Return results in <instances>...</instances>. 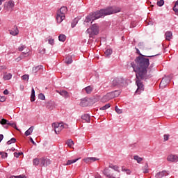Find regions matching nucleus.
Returning a JSON list of instances; mask_svg holds the SVG:
<instances>
[{
  "label": "nucleus",
  "mask_w": 178,
  "mask_h": 178,
  "mask_svg": "<svg viewBox=\"0 0 178 178\" xmlns=\"http://www.w3.org/2000/svg\"><path fill=\"white\" fill-rule=\"evenodd\" d=\"M154 56H139L135 59L136 63V84L138 87L136 94H141V91H144V84L141 80H147L148 79V67L149 66V59L147 58H154Z\"/></svg>",
  "instance_id": "1"
},
{
  "label": "nucleus",
  "mask_w": 178,
  "mask_h": 178,
  "mask_svg": "<svg viewBox=\"0 0 178 178\" xmlns=\"http://www.w3.org/2000/svg\"><path fill=\"white\" fill-rule=\"evenodd\" d=\"M120 11V8L118 7H110L106 9H102L99 11H96L95 13H91L86 17L83 24L86 27H88V23H90V22H94V20H97V19L108 16V15H113V13H118Z\"/></svg>",
  "instance_id": "2"
},
{
  "label": "nucleus",
  "mask_w": 178,
  "mask_h": 178,
  "mask_svg": "<svg viewBox=\"0 0 178 178\" xmlns=\"http://www.w3.org/2000/svg\"><path fill=\"white\" fill-rule=\"evenodd\" d=\"M86 33L89 34L90 38H94V36L97 35L99 33V26L97 24H93L91 28L87 29Z\"/></svg>",
  "instance_id": "3"
},
{
  "label": "nucleus",
  "mask_w": 178,
  "mask_h": 178,
  "mask_svg": "<svg viewBox=\"0 0 178 178\" xmlns=\"http://www.w3.org/2000/svg\"><path fill=\"white\" fill-rule=\"evenodd\" d=\"M13 8H15V1H13L10 0L4 3V10L6 12H12Z\"/></svg>",
  "instance_id": "4"
},
{
  "label": "nucleus",
  "mask_w": 178,
  "mask_h": 178,
  "mask_svg": "<svg viewBox=\"0 0 178 178\" xmlns=\"http://www.w3.org/2000/svg\"><path fill=\"white\" fill-rule=\"evenodd\" d=\"M52 127H54L56 134H59L63 130L62 123L54 122L52 124Z\"/></svg>",
  "instance_id": "5"
},
{
  "label": "nucleus",
  "mask_w": 178,
  "mask_h": 178,
  "mask_svg": "<svg viewBox=\"0 0 178 178\" xmlns=\"http://www.w3.org/2000/svg\"><path fill=\"white\" fill-rule=\"evenodd\" d=\"M124 80L122 78H115L112 81V86L113 87H116L118 86H122V83H124Z\"/></svg>",
  "instance_id": "6"
},
{
  "label": "nucleus",
  "mask_w": 178,
  "mask_h": 178,
  "mask_svg": "<svg viewBox=\"0 0 178 178\" xmlns=\"http://www.w3.org/2000/svg\"><path fill=\"white\" fill-rule=\"evenodd\" d=\"M113 98H115V96L113 95V93L111 92L103 97L102 101L107 102V101H111V99H113Z\"/></svg>",
  "instance_id": "7"
},
{
  "label": "nucleus",
  "mask_w": 178,
  "mask_h": 178,
  "mask_svg": "<svg viewBox=\"0 0 178 178\" xmlns=\"http://www.w3.org/2000/svg\"><path fill=\"white\" fill-rule=\"evenodd\" d=\"M167 161L168 162H178V156L175 154H170L167 157Z\"/></svg>",
  "instance_id": "8"
},
{
  "label": "nucleus",
  "mask_w": 178,
  "mask_h": 178,
  "mask_svg": "<svg viewBox=\"0 0 178 178\" xmlns=\"http://www.w3.org/2000/svg\"><path fill=\"white\" fill-rule=\"evenodd\" d=\"M97 161H99V159L96 157H87L83 159V161H85L86 163H92V162H95Z\"/></svg>",
  "instance_id": "9"
},
{
  "label": "nucleus",
  "mask_w": 178,
  "mask_h": 178,
  "mask_svg": "<svg viewBox=\"0 0 178 178\" xmlns=\"http://www.w3.org/2000/svg\"><path fill=\"white\" fill-rule=\"evenodd\" d=\"M79 105L80 106H88L90 105V99L87 97L81 99Z\"/></svg>",
  "instance_id": "10"
},
{
  "label": "nucleus",
  "mask_w": 178,
  "mask_h": 178,
  "mask_svg": "<svg viewBox=\"0 0 178 178\" xmlns=\"http://www.w3.org/2000/svg\"><path fill=\"white\" fill-rule=\"evenodd\" d=\"M56 92L60 94V95L64 98H69L70 97V94L66 90H56Z\"/></svg>",
  "instance_id": "11"
},
{
  "label": "nucleus",
  "mask_w": 178,
  "mask_h": 178,
  "mask_svg": "<svg viewBox=\"0 0 178 178\" xmlns=\"http://www.w3.org/2000/svg\"><path fill=\"white\" fill-rule=\"evenodd\" d=\"M67 13V8H66L65 6L61 7L60 10L57 11V14L61 15L63 16H65V15H66Z\"/></svg>",
  "instance_id": "12"
},
{
  "label": "nucleus",
  "mask_w": 178,
  "mask_h": 178,
  "mask_svg": "<svg viewBox=\"0 0 178 178\" xmlns=\"http://www.w3.org/2000/svg\"><path fill=\"white\" fill-rule=\"evenodd\" d=\"M40 165L42 166H48V165H51V160L49 159H42Z\"/></svg>",
  "instance_id": "13"
},
{
  "label": "nucleus",
  "mask_w": 178,
  "mask_h": 178,
  "mask_svg": "<svg viewBox=\"0 0 178 178\" xmlns=\"http://www.w3.org/2000/svg\"><path fill=\"white\" fill-rule=\"evenodd\" d=\"M103 173L104 176H106V177L111 178L113 177V175H111V170L108 168H104Z\"/></svg>",
  "instance_id": "14"
},
{
  "label": "nucleus",
  "mask_w": 178,
  "mask_h": 178,
  "mask_svg": "<svg viewBox=\"0 0 178 178\" xmlns=\"http://www.w3.org/2000/svg\"><path fill=\"white\" fill-rule=\"evenodd\" d=\"M10 34L11 35H17L19 34V29L17 26H15L11 30H10Z\"/></svg>",
  "instance_id": "15"
},
{
  "label": "nucleus",
  "mask_w": 178,
  "mask_h": 178,
  "mask_svg": "<svg viewBox=\"0 0 178 178\" xmlns=\"http://www.w3.org/2000/svg\"><path fill=\"white\" fill-rule=\"evenodd\" d=\"M165 176H168V172H166V171H161L156 174L155 177L162 178V177H165Z\"/></svg>",
  "instance_id": "16"
},
{
  "label": "nucleus",
  "mask_w": 178,
  "mask_h": 178,
  "mask_svg": "<svg viewBox=\"0 0 178 178\" xmlns=\"http://www.w3.org/2000/svg\"><path fill=\"white\" fill-rule=\"evenodd\" d=\"M30 49H29L28 47H26L25 51L21 54V56L22 58H27V56H30Z\"/></svg>",
  "instance_id": "17"
},
{
  "label": "nucleus",
  "mask_w": 178,
  "mask_h": 178,
  "mask_svg": "<svg viewBox=\"0 0 178 178\" xmlns=\"http://www.w3.org/2000/svg\"><path fill=\"white\" fill-rule=\"evenodd\" d=\"M81 119L83 120L87 123H90V122H91V117L88 114H85L82 115Z\"/></svg>",
  "instance_id": "18"
},
{
  "label": "nucleus",
  "mask_w": 178,
  "mask_h": 178,
  "mask_svg": "<svg viewBox=\"0 0 178 178\" xmlns=\"http://www.w3.org/2000/svg\"><path fill=\"white\" fill-rule=\"evenodd\" d=\"M42 69H44V66L38 65L37 67H33L32 69V72L35 74V73H37L38 72H40V70H42Z\"/></svg>",
  "instance_id": "19"
},
{
  "label": "nucleus",
  "mask_w": 178,
  "mask_h": 178,
  "mask_svg": "<svg viewBox=\"0 0 178 178\" xmlns=\"http://www.w3.org/2000/svg\"><path fill=\"white\" fill-rule=\"evenodd\" d=\"M172 35L173 33L171 31H167L165 34V40L167 41H170V40H172Z\"/></svg>",
  "instance_id": "20"
},
{
  "label": "nucleus",
  "mask_w": 178,
  "mask_h": 178,
  "mask_svg": "<svg viewBox=\"0 0 178 178\" xmlns=\"http://www.w3.org/2000/svg\"><path fill=\"white\" fill-rule=\"evenodd\" d=\"M65 15L57 14L56 15L57 23H60L61 22H63V20H65Z\"/></svg>",
  "instance_id": "21"
},
{
  "label": "nucleus",
  "mask_w": 178,
  "mask_h": 178,
  "mask_svg": "<svg viewBox=\"0 0 178 178\" xmlns=\"http://www.w3.org/2000/svg\"><path fill=\"white\" fill-rule=\"evenodd\" d=\"M94 90V88L92 86H88L83 89V91H86V94H91L92 92V90Z\"/></svg>",
  "instance_id": "22"
},
{
  "label": "nucleus",
  "mask_w": 178,
  "mask_h": 178,
  "mask_svg": "<svg viewBox=\"0 0 178 178\" xmlns=\"http://www.w3.org/2000/svg\"><path fill=\"white\" fill-rule=\"evenodd\" d=\"M166 86H168V83H166V78H164L161 80L159 87L160 88H165Z\"/></svg>",
  "instance_id": "23"
},
{
  "label": "nucleus",
  "mask_w": 178,
  "mask_h": 178,
  "mask_svg": "<svg viewBox=\"0 0 178 178\" xmlns=\"http://www.w3.org/2000/svg\"><path fill=\"white\" fill-rule=\"evenodd\" d=\"M35 101V90H34V88H32L31 94V102H34Z\"/></svg>",
  "instance_id": "24"
},
{
  "label": "nucleus",
  "mask_w": 178,
  "mask_h": 178,
  "mask_svg": "<svg viewBox=\"0 0 178 178\" xmlns=\"http://www.w3.org/2000/svg\"><path fill=\"white\" fill-rule=\"evenodd\" d=\"M108 168H110V169H113V170H115V172H118V173L120 172V170H119V167L118 165L110 163Z\"/></svg>",
  "instance_id": "25"
},
{
  "label": "nucleus",
  "mask_w": 178,
  "mask_h": 178,
  "mask_svg": "<svg viewBox=\"0 0 178 178\" xmlns=\"http://www.w3.org/2000/svg\"><path fill=\"white\" fill-rule=\"evenodd\" d=\"M134 161H136L138 163H141V162L144 161V159L140 157L138 155L134 156Z\"/></svg>",
  "instance_id": "26"
},
{
  "label": "nucleus",
  "mask_w": 178,
  "mask_h": 178,
  "mask_svg": "<svg viewBox=\"0 0 178 178\" xmlns=\"http://www.w3.org/2000/svg\"><path fill=\"white\" fill-rule=\"evenodd\" d=\"M79 159H76L74 160H68L67 161V163H65V166H69V165H72V163H76V162H77V161H79Z\"/></svg>",
  "instance_id": "27"
},
{
  "label": "nucleus",
  "mask_w": 178,
  "mask_h": 178,
  "mask_svg": "<svg viewBox=\"0 0 178 178\" xmlns=\"http://www.w3.org/2000/svg\"><path fill=\"white\" fill-rule=\"evenodd\" d=\"M33 130H34V127H31L27 131L25 132V136H29L31 133H33Z\"/></svg>",
  "instance_id": "28"
},
{
  "label": "nucleus",
  "mask_w": 178,
  "mask_h": 178,
  "mask_svg": "<svg viewBox=\"0 0 178 178\" xmlns=\"http://www.w3.org/2000/svg\"><path fill=\"white\" fill-rule=\"evenodd\" d=\"M79 23V18H75L73 19L72 24H71V27L73 29L76 27V25Z\"/></svg>",
  "instance_id": "29"
},
{
  "label": "nucleus",
  "mask_w": 178,
  "mask_h": 178,
  "mask_svg": "<svg viewBox=\"0 0 178 178\" xmlns=\"http://www.w3.org/2000/svg\"><path fill=\"white\" fill-rule=\"evenodd\" d=\"M59 41H61V42H65L66 41V35L61 34L58 36Z\"/></svg>",
  "instance_id": "30"
},
{
  "label": "nucleus",
  "mask_w": 178,
  "mask_h": 178,
  "mask_svg": "<svg viewBox=\"0 0 178 178\" xmlns=\"http://www.w3.org/2000/svg\"><path fill=\"white\" fill-rule=\"evenodd\" d=\"M143 173H148L149 170H148V163H146L144 167H143Z\"/></svg>",
  "instance_id": "31"
},
{
  "label": "nucleus",
  "mask_w": 178,
  "mask_h": 178,
  "mask_svg": "<svg viewBox=\"0 0 178 178\" xmlns=\"http://www.w3.org/2000/svg\"><path fill=\"white\" fill-rule=\"evenodd\" d=\"M3 79H4V80H10V79H12V74H10V73L6 74L3 76Z\"/></svg>",
  "instance_id": "32"
},
{
  "label": "nucleus",
  "mask_w": 178,
  "mask_h": 178,
  "mask_svg": "<svg viewBox=\"0 0 178 178\" xmlns=\"http://www.w3.org/2000/svg\"><path fill=\"white\" fill-rule=\"evenodd\" d=\"M111 92L113 93L114 98H116V97H119L120 95V90H115Z\"/></svg>",
  "instance_id": "33"
},
{
  "label": "nucleus",
  "mask_w": 178,
  "mask_h": 178,
  "mask_svg": "<svg viewBox=\"0 0 178 178\" xmlns=\"http://www.w3.org/2000/svg\"><path fill=\"white\" fill-rule=\"evenodd\" d=\"M26 48H27V47L24 44H21L19 47H18V51H19L20 52H23V51H24L26 49Z\"/></svg>",
  "instance_id": "34"
},
{
  "label": "nucleus",
  "mask_w": 178,
  "mask_h": 178,
  "mask_svg": "<svg viewBox=\"0 0 178 178\" xmlns=\"http://www.w3.org/2000/svg\"><path fill=\"white\" fill-rule=\"evenodd\" d=\"M73 62V60H72V57H66L65 58V63H67V65H70V63H72Z\"/></svg>",
  "instance_id": "35"
},
{
  "label": "nucleus",
  "mask_w": 178,
  "mask_h": 178,
  "mask_svg": "<svg viewBox=\"0 0 178 178\" xmlns=\"http://www.w3.org/2000/svg\"><path fill=\"white\" fill-rule=\"evenodd\" d=\"M108 108H111V104H107L104 105V106L100 108L101 111H106Z\"/></svg>",
  "instance_id": "36"
},
{
  "label": "nucleus",
  "mask_w": 178,
  "mask_h": 178,
  "mask_svg": "<svg viewBox=\"0 0 178 178\" xmlns=\"http://www.w3.org/2000/svg\"><path fill=\"white\" fill-rule=\"evenodd\" d=\"M33 163L35 166H38V165H40V159H38V158L34 159L33 160Z\"/></svg>",
  "instance_id": "37"
},
{
  "label": "nucleus",
  "mask_w": 178,
  "mask_h": 178,
  "mask_svg": "<svg viewBox=\"0 0 178 178\" xmlns=\"http://www.w3.org/2000/svg\"><path fill=\"white\" fill-rule=\"evenodd\" d=\"M173 10L175 12V13H178V0L175 2V4L173 7Z\"/></svg>",
  "instance_id": "38"
},
{
  "label": "nucleus",
  "mask_w": 178,
  "mask_h": 178,
  "mask_svg": "<svg viewBox=\"0 0 178 178\" xmlns=\"http://www.w3.org/2000/svg\"><path fill=\"white\" fill-rule=\"evenodd\" d=\"M104 54H105L106 56H111V55H112V49H108L106 50Z\"/></svg>",
  "instance_id": "39"
},
{
  "label": "nucleus",
  "mask_w": 178,
  "mask_h": 178,
  "mask_svg": "<svg viewBox=\"0 0 178 178\" xmlns=\"http://www.w3.org/2000/svg\"><path fill=\"white\" fill-rule=\"evenodd\" d=\"M7 124H8V126H11L12 127H13V128L15 129L16 130H18V129H17V127L16 126V124H15V123L8 122H7Z\"/></svg>",
  "instance_id": "40"
},
{
  "label": "nucleus",
  "mask_w": 178,
  "mask_h": 178,
  "mask_svg": "<svg viewBox=\"0 0 178 178\" xmlns=\"http://www.w3.org/2000/svg\"><path fill=\"white\" fill-rule=\"evenodd\" d=\"M74 143L73 142V140H72V139H70L67 141V145L68 147H72L74 145Z\"/></svg>",
  "instance_id": "41"
},
{
  "label": "nucleus",
  "mask_w": 178,
  "mask_h": 178,
  "mask_svg": "<svg viewBox=\"0 0 178 178\" xmlns=\"http://www.w3.org/2000/svg\"><path fill=\"white\" fill-rule=\"evenodd\" d=\"M15 143H16V138H13L7 142V144H8V145H10V144H13Z\"/></svg>",
  "instance_id": "42"
},
{
  "label": "nucleus",
  "mask_w": 178,
  "mask_h": 178,
  "mask_svg": "<svg viewBox=\"0 0 178 178\" xmlns=\"http://www.w3.org/2000/svg\"><path fill=\"white\" fill-rule=\"evenodd\" d=\"M30 76L29 74H24L22 76V80H24V81H29Z\"/></svg>",
  "instance_id": "43"
},
{
  "label": "nucleus",
  "mask_w": 178,
  "mask_h": 178,
  "mask_svg": "<svg viewBox=\"0 0 178 178\" xmlns=\"http://www.w3.org/2000/svg\"><path fill=\"white\" fill-rule=\"evenodd\" d=\"M115 112L118 113V115L123 113V111L120 108H119L118 106H115Z\"/></svg>",
  "instance_id": "44"
},
{
  "label": "nucleus",
  "mask_w": 178,
  "mask_h": 178,
  "mask_svg": "<svg viewBox=\"0 0 178 178\" xmlns=\"http://www.w3.org/2000/svg\"><path fill=\"white\" fill-rule=\"evenodd\" d=\"M38 98H39V99L44 101V100H45V95H44V94H42V93H40L38 95Z\"/></svg>",
  "instance_id": "45"
},
{
  "label": "nucleus",
  "mask_w": 178,
  "mask_h": 178,
  "mask_svg": "<svg viewBox=\"0 0 178 178\" xmlns=\"http://www.w3.org/2000/svg\"><path fill=\"white\" fill-rule=\"evenodd\" d=\"M164 3H165V1L163 0H160L157 1L158 6H163Z\"/></svg>",
  "instance_id": "46"
},
{
  "label": "nucleus",
  "mask_w": 178,
  "mask_h": 178,
  "mask_svg": "<svg viewBox=\"0 0 178 178\" xmlns=\"http://www.w3.org/2000/svg\"><path fill=\"white\" fill-rule=\"evenodd\" d=\"M20 155H23V152H15L14 153V156H15V158H19V156H20Z\"/></svg>",
  "instance_id": "47"
},
{
  "label": "nucleus",
  "mask_w": 178,
  "mask_h": 178,
  "mask_svg": "<svg viewBox=\"0 0 178 178\" xmlns=\"http://www.w3.org/2000/svg\"><path fill=\"white\" fill-rule=\"evenodd\" d=\"M169 137H170V134H165L163 136L164 141H168V140H169Z\"/></svg>",
  "instance_id": "48"
},
{
  "label": "nucleus",
  "mask_w": 178,
  "mask_h": 178,
  "mask_svg": "<svg viewBox=\"0 0 178 178\" xmlns=\"http://www.w3.org/2000/svg\"><path fill=\"white\" fill-rule=\"evenodd\" d=\"M8 122H9V121H8L6 119L3 118V119L1 120V124H8Z\"/></svg>",
  "instance_id": "49"
},
{
  "label": "nucleus",
  "mask_w": 178,
  "mask_h": 178,
  "mask_svg": "<svg viewBox=\"0 0 178 178\" xmlns=\"http://www.w3.org/2000/svg\"><path fill=\"white\" fill-rule=\"evenodd\" d=\"M10 178H27V177H26V176L19 175V176H11Z\"/></svg>",
  "instance_id": "50"
},
{
  "label": "nucleus",
  "mask_w": 178,
  "mask_h": 178,
  "mask_svg": "<svg viewBox=\"0 0 178 178\" xmlns=\"http://www.w3.org/2000/svg\"><path fill=\"white\" fill-rule=\"evenodd\" d=\"M1 158L3 159L8 158V153L3 152L1 154Z\"/></svg>",
  "instance_id": "51"
},
{
  "label": "nucleus",
  "mask_w": 178,
  "mask_h": 178,
  "mask_svg": "<svg viewBox=\"0 0 178 178\" xmlns=\"http://www.w3.org/2000/svg\"><path fill=\"white\" fill-rule=\"evenodd\" d=\"M54 39H49V44H50V45H54Z\"/></svg>",
  "instance_id": "52"
},
{
  "label": "nucleus",
  "mask_w": 178,
  "mask_h": 178,
  "mask_svg": "<svg viewBox=\"0 0 178 178\" xmlns=\"http://www.w3.org/2000/svg\"><path fill=\"white\" fill-rule=\"evenodd\" d=\"M62 126H63V129H68L69 128V125H67V124L62 123Z\"/></svg>",
  "instance_id": "53"
},
{
  "label": "nucleus",
  "mask_w": 178,
  "mask_h": 178,
  "mask_svg": "<svg viewBox=\"0 0 178 178\" xmlns=\"http://www.w3.org/2000/svg\"><path fill=\"white\" fill-rule=\"evenodd\" d=\"M24 58L22 56V55H20L18 58H16L15 60H17V62H19V60H22Z\"/></svg>",
  "instance_id": "54"
},
{
  "label": "nucleus",
  "mask_w": 178,
  "mask_h": 178,
  "mask_svg": "<svg viewBox=\"0 0 178 178\" xmlns=\"http://www.w3.org/2000/svg\"><path fill=\"white\" fill-rule=\"evenodd\" d=\"M5 101H6L5 97H0V102H5Z\"/></svg>",
  "instance_id": "55"
},
{
  "label": "nucleus",
  "mask_w": 178,
  "mask_h": 178,
  "mask_svg": "<svg viewBox=\"0 0 178 178\" xmlns=\"http://www.w3.org/2000/svg\"><path fill=\"white\" fill-rule=\"evenodd\" d=\"M30 141H31V143H32V144H33V145H37V143H35V142H34V140H33V138H30Z\"/></svg>",
  "instance_id": "56"
},
{
  "label": "nucleus",
  "mask_w": 178,
  "mask_h": 178,
  "mask_svg": "<svg viewBox=\"0 0 178 178\" xmlns=\"http://www.w3.org/2000/svg\"><path fill=\"white\" fill-rule=\"evenodd\" d=\"M3 94H4V95H8V94H9V91H8L7 89H6V90L3 91Z\"/></svg>",
  "instance_id": "57"
},
{
  "label": "nucleus",
  "mask_w": 178,
  "mask_h": 178,
  "mask_svg": "<svg viewBox=\"0 0 178 178\" xmlns=\"http://www.w3.org/2000/svg\"><path fill=\"white\" fill-rule=\"evenodd\" d=\"M127 175H131V171L129 169L126 170Z\"/></svg>",
  "instance_id": "58"
},
{
  "label": "nucleus",
  "mask_w": 178,
  "mask_h": 178,
  "mask_svg": "<svg viewBox=\"0 0 178 178\" xmlns=\"http://www.w3.org/2000/svg\"><path fill=\"white\" fill-rule=\"evenodd\" d=\"M138 47H140V48H143V47H144V43L140 42V43L138 44Z\"/></svg>",
  "instance_id": "59"
},
{
  "label": "nucleus",
  "mask_w": 178,
  "mask_h": 178,
  "mask_svg": "<svg viewBox=\"0 0 178 178\" xmlns=\"http://www.w3.org/2000/svg\"><path fill=\"white\" fill-rule=\"evenodd\" d=\"M137 54L140 55V56H143V54H140V50L137 48H136Z\"/></svg>",
  "instance_id": "60"
},
{
  "label": "nucleus",
  "mask_w": 178,
  "mask_h": 178,
  "mask_svg": "<svg viewBox=\"0 0 178 178\" xmlns=\"http://www.w3.org/2000/svg\"><path fill=\"white\" fill-rule=\"evenodd\" d=\"M2 140H3V135L0 134V143L2 141Z\"/></svg>",
  "instance_id": "61"
},
{
  "label": "nucleus",
  "mask_w": 178,
  "mask_h": 178,
  "mask_svg": "<svg viewBox=\"0 0 178 178\" xmlns=\"http://www.w3.org/2000/svg\"><path fill=\"white\" fill-rule=\"evenodd\" d=\"M127 170V169L124 168V167L122 168V172H126Z\"/></svg>",
  "instance_id": "62"
},
{
  "label": "nucleus",
  "mask_w": 178,
  "mask_h": 178,
  "mask_svg": "<svg viewBox=\"0 0 178 178\" xmlns=\"http://www.w3.org/2000/svg\"><path fill=\"white\" fill-rule=\"evenodd\" d=\"M154 64L152 63V64L150 65V67H149L152 68V67H154Z\"/></svg>",
  "instance_id": "63"
},
{
  "label": "nucleus",
  "mask_w": 178,
  "mask_h": 178,
  "mask_svg": "<svg viewBox=\"0 0 178 178\" xmlns=\"http://www.w3.org/2000/svg\"><path fill=\"white\" fill-rule=\"evenodd\" d=\"M5 0H0V5H2V2H4Z\"/></svg>",
  "instance_id": "64"
}]
</instances>
